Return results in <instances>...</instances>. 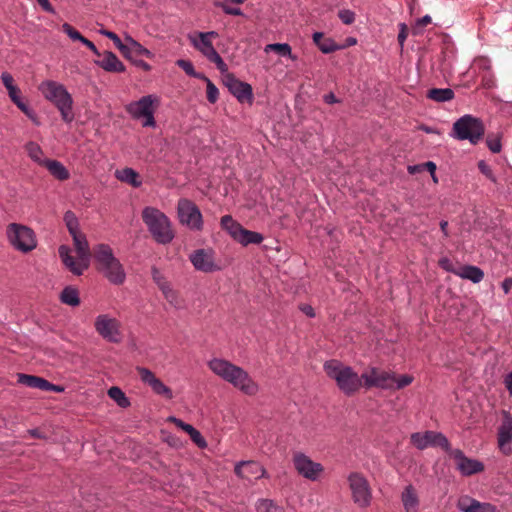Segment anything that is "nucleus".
I'll return each mask as SVG.
<instances>
[{
    "mask_svg": "<svg viewBox=\"0 0 512 512\" xmlns=\"http://www.w3.org/2000/svg\"><path fill=\"white\" fill-rule=\"evenodd\" d=\"M484 131V125L480 119L466 114L454 122L450 136L460 141L468 140L476 145L483 138Z\"/></svg>",
    "mask_w": 512,
    "mask_h": 512,
    "instance_id": "obj_7",
    "label": "nucleus"
},
{
    "mask_svg": "<svg viewBox=\"0 0 512 512\" xmlns=\"http://www.w3.org/2000/svg\"><path fill=\"white\" fill-rule=\"evenodd\" d=\"M95 64L107 72L121 73L125 71V65L111 51L102 53V58L95 60Z\"/></svg>",
    "mask_w": 512,
    "mask_h": 512,
    "instance_id": "obj_25",
    "label": "nucleus"
},
{
    "mask_svg": "<svg viewBox=\"0 0 512 512\" xmlns=\"http://www.w3.org/2000/svg\"><path fill=\"white\" fill-rule=\"evenodd\" d=\"M218 37L216 31L195 32L189 34L188 39L191 45L199 51L208 61L214 63L220 72H226L227 64L216 51L212 44V39Z\"/></svg>",
    "mask_w": 512,
    "mask_h": 512,
    "instance_id": "obj_6",
    "label": "nucleus"
},
{
    "mask_svg": "<svg viewBox=\"0 0 512 512\" xmlns=\"http://www.w3.org/2000/svg\"><path fill=\"white\" fill-rule=\"evenodd\" d=\"M189 436L191 438V440L197 444L199 447L203 448V447H206L207 443L205 441V439L203 438V436L201 435V433L196 429L194 428L190 433H189Z\"/></svg>",
    "mask_w": 512,
    "mask_h": 512,
    "instance_id": "obj_51",
    "label": "nucleus"
},
{
    "mask_svg": "<svg viewBox=\"0 0 512 512\" xmlns=\"http://www.w3.org/2000/svg\"><path fill=\"white\" fill-rule=\"evenodd\" d=\"M50 387V382L42 377H39L38 378V381H37V384H36V388L35 389H39V390H42V391H48Z\"/></svg>",
    "mask_w": 512,
    "mask_h": 512,
    "instance_id": "obj_60",
    "label": "nucleus"
},
{
    "mask_svg": "<svg viewBox=\"0 0 512 512\" xmlns=\"http://www.w3.org/2000/svg\"><path fill=\"white\" fill-rule=\"evenodd\" d=\"M72 238L78 258H80V260L89 262L90 252L86 236L80 232L75 235H72Z\"/></svg>",
    "mask_w": 512,
    "mask_h": 512,
    "instance_id": "obj_30",
    "label": "nucleus"
},
{
    "mask_svg": "<svg viewBox=\"0 0 512 512\" xmlns=\"http://www.w3.org/2000/svg\"><path fill=\"white\" fill-rule=\"evenodd\" d=\"M512 442V417L505 414L502 424L498 429V446L505 455H510L512 452L509 444Z\"/></svg>",
    "mask_w": 512,
    "mask_h": 512,
    "instance_id": "obj_23",
    "label": "nucleus"
},
{
    "mask_svg": "<svg viewBox=\"0 0 512 512\" xmlns=\"http://www.w3.org/2000/svg\"><path fill=\"white\" fill-rule=\"evenodd\" d=\"M300 310L310 318L315 317V312L312 306L304 304L300 307Z\"/></svg>",
    "mask_w": 512,
    "mask_h": 512,
    "instance_id": "obj_63",
    "label": "nucleus"
},
{
    "mask_svg": "<svg viewBox=\"0 0 512 512\" xmlns=\"http://www.w3.org/2000/svg\"><path fill=\"white\" fill-rule=\"evenodd\" d=\"M214 5L216 7H219L223 10V12L227 15H233V16H242L243 12L238 7H231L223 2H214Z\"/></svg>",
    "mask_w": 512,
    "mask_h": 512,
    "instance_id": "obj_46",
    "label": "nucleus"
},
{
    "mask_svg": "<svg viewBox=\"0 0 512 512\" xmlns=\"http://www.w3.org/2000/svg\"><path fill=\"white\" fill-rule=\"evenodd\" d=\"M189 259L198 271L210 273L220 269L214 261V252L211 249H198L190 254Z\"/></svg>",
    "mask_w": 512,
    "mask_h": 512,
    "instance_id": "obj_19",
    "label": "nucleus"
},
{
    "mask_svg": "<svg viewBox=\"0 0 512 512\" xmlns=\"http://www.w3.org/2000/svg\"><path fill=\"white\" fill-rule=\"evenodd\" d=\"M38 89L46 100L56 106L64 122L71 123L74 120L73 99L63 84L46 80L39 85Z\"/></svg>",
    "mask_w": 512,
    "mask_h": 512,
    "instance_id": "obj_4",
    "label": "nucleus"
},
{
    "mask_svg": "<svg viewBox=\"0 0 512 512\" xmlns=\"http://www.w3.org/2000/svg\"><path fill=\"white\" fill-rule=\"evenodd\" d=\"M60 301L71 307H76L80 304L79 291L74 286H66L60 293Z\"/></svg>",
    "mask_w": 512,
    "mask_h": 512,
    "instance_id": "obj_32",
    "label": "nucleus"
},
{
    "mask_svg": "<svg viewBox=\"0 0 512 512\" xmlns=\"http://www.w3.org/2000/svg\"><path fill=\"white\" fill-rule=\"evenodd\" d=\"M257 512H283L282 508L275 505L273 501L268 499H261L256 504Z\"/></svg>",
    "mask_w": 512,
    "mask_h": 512,
    "instance_id": "obj_40",
    "label": "nucleus"
},
{
    "mask_svg": "<svg viewBox=\"0 0 512 512\" xmlns=\"http://www.w3.org/2000/svg\"><path fill=\"white\" fill-rule=\"evenodd\" d=\"M399 26H400V31L398 33V42L401 46H403L404 42L406 41V38H407V28L404 23H401Z\"/></svg>",
    "mask_w": 512,
    "mask_h": 512,
    "instance_id": "obj_58",
    "label": "nucleus"
},
{
    "mask_svg": "<svg viewBox=\"0 0 512 512\" xmlns=\"http://www.w3.org/2000/svg\"><path fill=\"white\" fill-rule=\"evenodd\" d=\"M120 52L123 54V56L127 59H130L131 58V54L133 53L132 51V47L130 44H128L127 42L123 43L121 42L120 43V47H117Z\"/></svg>",
    "mask_w": 512,
    "mask_h": 512,
    "instance_id": "obj_56",
    "label": "nucleus"
},
{
    "mask_svg": "<svg viewBox=\"0 0 512 512\" xmlns=\"http://www.w3.org/2000/svg\"><path fill=\"white\" fill-rule=\"evenodd\" d=\"M38 378L34 375L18 374V382L30 388H36Z\"/></svg>",
    "mask_w": 512,
    "mask_h": 512,
    "instance_id": "obj_48",
    "label": "nucleus"
},
{
    "mask_svg": "<svg viewBox=\"0 0 512 512\" xmlns=\"http://www.w3.org/2000/svg\"><path fill=\"white\" fill-rule=\"evenodd\" d=\"M293 464L296 471L310 481H317L323 472L322 464L314 462L310 457L301 452L294 454Z\"/></svg>",
    "mask_w": 512,
    "mask_h": 512,
    "instance_id": "obj_16",
    "label": "nucleus"
},
{
    "mask_svg": "<svg viewBox=\"0 0 512 512\" xmlns=\"http://www.w3.org/2000/svg\"><path fill=\"white\" fill-rule=\"evenodd\" d=\"M154 112H155V109L150 111L145 116H142V118L144 119L142 125L144 127H152V128L156 127V121H155V118H154Z\"/></svg>",
    "mask_w": 512,
    "mask_h": 512,
    "instance_id": "obj_54",
    "label": "nucleus"
},
{
    "mask_svg": "<svg viewBox=\"0 0 512 512\" xmlns=\"http://www.w3.org/2000/svg\"><path fill=\"white\" fill-rule=\"evenodd\" d=\"M115 177L124 183L131 185L132 187L138 188L142 185L139 174L133 168H123L115 171Z\"/></svg>",
    "mask_w": 512,
    "mask_h": 512,
    "instance_id": "obj_29",
    "label": "nucleus"
},
{
    "mask_svg": "<svg viewBox=\"0 0 512 512\" xmlns=\"http://www.w3.org/2000/svg\"><path fill=\"white\" fill-rule=\"evenodd\" d=\"M236 475L251 480L258 479L265 475V469L261 464L254 461H242L235 466Z\"/></svg>",
    "mask_w": 512,
    "mask_h": 512,
    "instance_id": "obj_24",
    "label": "nucleus"
},
{
    "mask_svg": "<svg viewBox=\"0 0 512 512\" xmlns=\"http://www.w3.org/2000/svg\"><path fill=\"white\" fill-rule=\"evenodd\" d=\"M124 40L125 42L131 45L134 54L144 56L150 59L154 57V54L149 49L145 48L142 44H140L130 35L126 34Z\"/></svg>",
    "mask_w": 512,
    "mask_h": 512,
    "instance_id": "obj_37",
    "label": "nucleus"
},
{
    "mask_svg": "<svg viewBox=\"0 0 512 512\" xmlns=\"http://www.w3.org/2000/svg\"><path fill=\"white\" fill-rule=\"evenodd\" d=\"M18 108L37 126H39L40 120L36 112L30 108L25 102L18 106Z\"/></svg>",
    "mask_w": 512,
    "mask_h": 512,
    "instance_id": "obj_45",
    "label": "nucleus"
},
{
    "mask_svg": "<svg viewBox=\"0 0 512 512\" xmlns=\"http://www.w3.org/2000/svg\"><path fill=\"white\" fill-rule=\"evenodd\" d=\"M209 369L219 378L231 384L242 393L253 396L259 391V385L242 367L223 358H212L207 363Z\"/></svg>",
    "mask_w": 512,
    "mask_h": 512,
    "instance_id": "obj_1",
    "label": "nucleus"
},
{
    "mask_svg": "<svg viewBox=\"0 0 512 512\" xmlns=\"http://www.w3.org/2000/svg\"><path fill=\"white\" fill-rule=\"evenodd\" d=\"M501 287H502L504 293L508 294L512 287V278L509 277V278L504 279V281L501 284Z\"/></svg>",
    "mask_w": 512,
    "mask_h": 512,
    "instance_id": "obj_64",
    "label": "nucleus"
},
{
    "mask_svg": "<svg viewBox=\"0 0 512 512\" xmlns=\"http://www.w3.org/2000/svg\"><path fill=\"white\" fill-rule=\"evenodd\" d=\"M157 101L156 96L146 95L126 105V111L133 119L139 120L142 119V116L155 109L154 103Z\"/></svg>",
    "mask_w": 512,
    "mask_h": 512,
    "instance_id": "obj_21",
    "label": "nucleus"
},
{
    "mask_svg": "<svg viewBox=\"0 0 512 512\" xmlns=\"http://www.w3.org/2000/svg\"><path fill=\"white\" fill-rule=\"evenodd\" d=\"M58 253L65 267L74 275L80 276L88 268V261L80 260V258L74 259L70 247L61 245L58 248Z\"/></svg>",
    "mask_w": 512,
    "mask_h": 512,
    "instance_id": "obj_22",
    "label": "nucleus"
},
{
    "mask_svg": "<svg viewBox=\"0 0 512 512\" xmlns=\"http://www.w3.org/2000/svg\"><path fill=\"white\" fill-rule=\"evenodd\" d=\"M142 219L153 239L162 245L169 244L175 237L170 219L155 207H145Z\"/></svg>",
    "mask_w": 512,
    "mask_h": 512,
    "instance_id": "obj_5",
    "label": "nucleus"
},
{
    "mask_svg": "<svg viewBox=\"0 0 512 512\" xmlns=\"http://www.w3.org/2000/svg\"><path fill=\"white\" fill-rule=\"evenodd\" d=\"M25 150L28 156L38 165L43 166L44 162L48 159L44 157V152L39 144L30 141L25 145Z\"/></svg>",
    "mask_w": 512,
    "mask_h": 512,
    "instance_id": "obj_33",
    "label": "nucleus"
},
{
    "mask_svg": "<svg viewBox=\"0 0 512 512\" xmlns=\"http://www.w3.org/2000/svg\"><path fill=\"white\" fill-rule=\"evenodd\" d=\"M312 38L315 45L324 54H329L343 48L336 44L332 38H323L322 32H314Z\"/></svg>",
    "mask_w": 512,
    "mask_h": 512,
    "instance_id": "obj_28",
    "label": "nucleus"
},
{
    "mask_svg": "<svg viewBox=\"0 0 512 512\" xmlns=\"http://www.w3.org/2000/svg\"><path fill=\"white\" fill-rule=\"evenodd\" d=\"M427 97L439 103L447 102L454 98V91L450 88H433L428 91Z\"/></svg>",
    "mask_w": 512,
    "mask_h": 512,
    "instance_id": "obj_34",
    "label": "nucleus"
},
{
    "mask_svg": "<svg viewBox=\"0 0 512 512\" xmlns=\"http://www.w3.org/2000/svg\"><path fill=\"white\" fill-rule=\"evenodd\" d=\"M456 507L460 512H501V510L490 502H481L469 495L459 497Z\"/></svg>",
    "mask_w": 512,
    "mask_h": 512,
    "instance_id": "obj_20",
    "label": "nucleus"
},
{
    "mask_svg": "<svg viewBox=\"0 0 512 512\" xmlns=\"http://www.w3.org/2000/svg\"><path fill=\"white\" fill-rule=\"evenodd\" d=\"M99 32H100L101 35H104L107 38H109L110 40H112L116 47H120V43L122 41H121L120 37L116 33L112 32V31H109V30H105V29H102Z\"/></svg>",
    "mask_w": 512,
    "mask_h": 512,
    "instance_id": "obj_53",
    "label": "nucleus"
},
{
    "mask_svg": "<svg viewBox=\"0 0 512 512\" xmlns=\"http://www.w3.org/2000/svg\"><path fill=\"white\" fill-rule=\"evenodd\" d=\"M176 65L178 67H180L181 69H183L185 71V73L189 76L199 78V79L205 78V76L203 74L197 73L195 71L193 64L188 60L179 59L176 61Z\"/></svg>",
    "mask_w": 512,
    "mask_h": 512,
    "instance_id": "obj_41",
    "label": "nucleus"
},
{
    "mask_svg": "<svg viewBox=\"0 0 512 512\" xmlns=\"http://www.w3.org/2000/svg\"><path fill=\"white\" fill-rule=\"evenodd\" d=\"M338 16L340 20L346 25H350L355 21V13L350 9L340 10Z\"/></svg>",
    "mask_w": 512,
    "mask_h": 512,
    "instance_id": "obj_49",
    "label": "nucleus"
},
{
    "mask_svg": "<svg viewBox=\"0 0 512 512\" xmlns=\"http://www.w3.org/2000/svg\"><path fill=\"white\" fill-rule=\"evenodd\" d=\"M108 396L116 402V404L121 408H127L131 405L129 398L125 395V393L117 386H112L108 389Z\"/></svg>",
    "mask_w": 512,
    "mask_h": 512,
    "instance_id": "obj_36",
    "label": "nucleus"
},
{
    "mask_svg": "<svg viewBox=\"0 0 512 512\" xmlns=\"http://www.w3.org/2000/svg\"><path fill=\"white\" fill-rule=\"evenodd\" d=\"M203 80L206 81V84H207V89H206V93H207V100L211 103V104H214L217 102L218 98H219V90L218 88L214 85V83L205 76V78H202Z\"/></svg>",
    "mask_w": 512,
    "mask_h": 512,
    "instance_id": "obj_42",
    "label": "nucleus"
},
{
    "mask_svg": "<svg viewBox=\"0 0 512 512\" xmlns=\"http://www.w3.org/2000/svg\"><path fill=\"white\" fill-rule=\"evenodd\" d=\"M171 420L178 426L180 427L182 430H184L185 432H187L188 434L194 429V427L190 424H187L185 422H183L182 420L180 419H177L175 417H172Z\"/></svg>",
    "mask_w": 512,
    "mask_h": 512,
    "instance_id": "obj_57",
    "label": "nucleus"
},
{
    "mask_svg": "<svg viewBox=\"0 0 512 512\" xmlns=\"http://www.w3.org/2000/svg\"><path fill=\"white\" fill-rule=\"evenodd\" d=\"M324 371L335 381L338 389L346 396H352L362 388L361 375L339 360L331 359L324 363Z\"/></svg>",
    "mask_w": 512,
    "mask_h": 512,
    "instance_id": "obj_2",
    "label": "nucleus"
},
{
    "mask_svg": "<svg viewBox=\"0 0 512 512\" xmlns=\"http://www.w3.org/2000/svg\"><path fill=\"white\" fill-rule=\"evenodd\" d=\"M353 502L359 508H367L372 502V489L366 477L352 472L347 478Z\"/></svg>",
    "mask_w": 512,
    "mask_h": 512,
    "instance_id": "obj_12",
    "label": "nucleus"
},
{
    "mask_svg": "<svg viewBox=\"0 0 512 512\" xmlns=\"http://www.w3.org/2000/svg\"><path fill=\"white\" fill-rule=\"evenodd\" d=\"M62 30L64 33H66L68 35V37L73 40V41H79V42H82V40L84 39V36L81 35V33L79 31H77L76 29H74L70 24L68 23H64L62 25Z\"/></svg>",
    "mask_w": 512,
    "mask_h": 512,
    "instance_id": "obj_44",
    "label": "nucleus"
},
{
    "mask_svg": "<svg viewBox=\"0 0 512 512\" xmlns=\"http://www.w3.org/2000/svg\"><path fill=\"white\" fill-rule=\"evenodd\" d=\"M151 274L153 281L156 283L162 294L172 288L171 283L161 274L157 268H152Z\"/></svg>",
    "mask_w": 512,
    "mask_h": 512,
    "instance_id": "obj_38",
    "label": "nucleus"
},
{
    "mask_svg": "<svg viewBox=\"0 0 512 512\" xmlns=\"http://www.w3.org/2000/svg\"><path fill=\"white\" fill-rule=\"evenodd\" d=\"M6 236L12 247L22 253H29L37 247L36 234L26 225L10 223L6 228Z\"/></svg>",
    "mask_w": 512,
    "mask_h": 512,
    "instance_id": "obj_8",
    "label": "nucleus"
},
{
    "mask_svg": "<svg viewBox=\"0 0 512 512\" xmlns=\"http://www.w3.org/2000/svg\"><path fill=\"white\" fill-rule=\"evenodd\" d=\"M362 387L366 390L378 388L381 390H393L395 373L380 369L375 366L368 367L362 374Z\"/></svg>",
    "mask_w": 512,
    "mask_h": 512,
    "instance_id": "obj_13",
    "label": "nucleus"
},
{
    "mask_svg": "<svg viewBox=\"0 0 512 512\" xmlns=\"http://www.w3.org/2000/svg\"><path fill=\"white\" fill-rule=\"evenodd\" d=\"M504 384H505L506 389L509 392V395L512 397V372H509L508 374H506V376L504 378Z\"/></svg>",
    "mask_w": 512,
    "mask_h": 512,
    "instance_id": "obj_62",
    "label": "nucleus"
},
{
    "mask_svg": "<svg viewBox=\"0 0 512 512\" xmlns=\"http://www.w3.org/2000/svg\"><path fill=\"white\" fill-rule=\"evenodd\" d=\"M414 378L411 375L403 374L400 376H397L395 374V380H394V389H403L404 387L410 385L413 382Z\"/></svg>",
    "mask_w": 512,
    "mask_h": 512,
    "instance_id": "obj_43",
    "label": "nucleus"
},
{
    "mask_svg": "<svg viewBox=\"0 0 512 512\" xmlns=\"http://www.w3.org/2000/svg\"><path fill=\"white\" fill-rule=\"evenodd\" d=\"M410 441L418 450H424L428 447H440L445 452H448L451 447L443 433L432 430L412 433Z\"/></svg>",
    "mask_w": 512,
    "mask_h": 512,
    "instance_id": "obj_15",
    "label": "nucleus"
},
{
    "mask_svg": "<svg viewBox=\"0 0 512 512\" xmlns=\"http://www.w3.org/2000/svg\"><path fill=\"white\" fill-rule=\"evenodd\" d=\"M64 220L71 236L80 233L79 222L73 212L67 211L65 213Z\"/></svg>",
    "mask_w": 512,
    "mask_h": 512,
    "instance_id": "obj_39",
    "label": "nucleus"
},
{
    "mask_svg": "<svg viewBox=\"0 0 512 512\" xmlns=\"http://www.w3.org/2000/svg\"><path fill=\"white\" fill-rule=\"evenodd\" d=\"M454 274L462 279L470 280L475 284L481 282L484 278L483 270L473 265H464L457 268V270L454 271Z\"/></svg>",
    "mask_w": 512,
    "mask_h": 512,
    "instance_id": "obj_26",
    "label": "nucleus"
},
{
    "mask_svg": "<svg viewBox=\"0 0 512 512\" xmlns=\"http://www.w3.org/2000/svg\"><path fill=\"white\" fill-rule=\"evenodd\" d=\"M94 329L105 341L119 344L124 338L121 321L109 313H101L94 320Z\"/></svg>",
    "mask_w": 512,
    "mask_h": 512,
    "instance_id": "obj_9",
    "label": "nucleus"
},
{
    "mask_svg": "<svg viewBox=\"0 0 512 512\" xmlns=\"http://www.w3.org/2000/svg\"><path fill=\"white\" fill-rule=\"evenodd\" d=\"M137 372L141 381L148 385L155 394L168 400L173 398L172 390L157 378L151 370L145 367H137Z\"/></svg>",
    "mask_w": 512,
    "mask_h": 512,
    "instance_id": "obj_18",
    "label": "nucleus"
},
{
    "mask_svg": "<svg viewBox=\"0 0 512 512\" xmlns=\"http://www.w3.org/2000/svg\"><path fill=\"white\" fill-rule=\"evenodd\" d=\"M43 166L60 181L67 180L70 176L69 171L60 161L48 159L44 162Z\"/></svg>",
    "mask_w": 512,
    "mask_h": 512,
    "instance_id": "obj_31",
    "label": "nucleus"
},
{
    "mask_svg": "<svg viewBox=\"0 0 512 512\" xmlns=\"http://www.w3.org/2000/svg\"><path fill=\"white\" fill-rule=\"evenodd\" d=\"M439 264H440V266H441L444 270H446V271H448V272H451V273H453V274H454V271H455V270H457L456 268H453L452 263L450 262V260H449L448 258H443V259H441V260L439 261Z\"/></svg>",
    "mask_w": 512,
    "mask_h": 512,
    "instance_id": "obj_59",
    "label": "nucleus"
},
{
    "mask_svg": "<svg viewBox=\"0 0 512 512\" xmlns=\"http://www.w3.org/2000/svg\"><path fill=\"white\" fill-rule=\"evenodd\" d=\"M177 215L180 224L191 231H202L203 216L197 205L189 199L181 198L177 204Z\"/></svg>",
    "mask_w": 512,
    "mask_h": 512,
    "instance_id": "obj_11",
    "label": "nucleus"
},
{
    "mask_svg": "<svg viewBox=\"0 0 512 512\" xmlns=\"http://www.w3.org/2000/svg\"><path fill=\"white\" fill-rule=\"evenodd\" d=\"M424 164V170H427L430 172V174L432 175L434 181H437L436 180V177H435V171H436V164L432 161H428L426 163H423Z\"/></svg>",
    "mask_w": 512,
    "mask_h": 512,
    "instance_id": "obj_61",
    "label": "nucleus"
},
{
    "mask_svg": "<svg viewBox=\"0 0 512 512\" xmlns=\"http://www.w3.org/2000/svg\"><path fill=\"white\" fill-rule=\"evenodd\" d=\"M456 462V468L462 476H471L484 471V464L477 460L468 458L460 449H452L447 452Z\"/></svg>",
    "mask_w": 512,
    "mask_h": 512,
    "instance_id": "obj_17",
    "label": "nucleus"
},
{
    "mask_svg": "<svg viewBox=\"0 0 512 512\" xmlns=\"http://www.w3.org/2000/svg\"><path fill=\"white\" fill-rule=\"evenodd\" d=\"M7 91L11 101L17 107L24 102L20 96V89L16 85L12 86L10 89H7Z\"/></svg>",
    "mask_w": 512,
    "mask_h": 512,
    "instance_id": "obj_50",
    "label": "nucleus"
},
{
    "mask_svg": "<svg viewBox=\"0 0 512 512\" xmlns=\"http://www.w3.org/2000/svg\"><path fill=\"white\" fill-rule=\"evenodd\" d=\"M221 227L235 240L243 246L250 244H260L263 241V235L259 232L245 229L240 223L235 221L232 216L224 215L221 218Z\"/></svg>",
    "mask_w": 512,
    "mask_h": 512,
    "instance_id": "obj_10",
    "label": "nucleus"
},
{
    "mask_svg": "<svg viewBox=\"0 0 512 512\" xmlns=\"http://www.w3.org/2000/svg\"><path fill=\"white\" fill-rule=\"evenodd\" d=\"M93 256L98 270L114 285H121L126 279L123 265L114 256L112 248L107 244H98L93 249Z\"/></svg>",
    "mask_w": 512,
    "mask_h": 512,
    "instance_id": "obj_3",
    "label": "nucleus"
},
{
    "mask_svg": "<svg viewBox=\"0 0 512 512\" xmlns=\"http://www.w3.org/2000/svg\"><path fill=\"white\" fill-rule=\"evenodd\" d=\"M486 142H487V146L491 152L499 153L501 151L502 145H501L500 139L488 138Z\"/></svg>",
    "mask_w": 512,
    "mask_h": 512,
    "instance_id": "obj_52",
    "label": "nucleus"
},
{
    "mask_svg": "<svg viewBox=\"0 0 512 512\" xmlns=\"http://www.w3.org/2000/svg\"><path fill=\"white\" fill-rule=\"evenodd\" d=\"M401 500L406 512H418L419 499L412 485L405 487L401 495Z\"/></svg>",
    "mask_w": 512,
    "mask_h": 512,
    "instance_id": "obj_27",
    "label": "nucleus"
},
{
    "mask_svg": "<svg viewBox=\"0 0 512 512\" xmlns=\"http://www.w3.org/2000/svg\"><path fill=\"white\" fill-rule=\"evenodd\" d=\"M222 74V81L228 91L237 99L241 104L248 103L251 105L254 101V94L252 86L244 81L238 79L228 69Z\"/></svg>",
    "mask_w": 512,
    "mask_h": 512,
    "instance_id": "obj_14",
    "label": "nucleus"
},
{
    "mask_svg": "<svg viewBox=\"0 0 512 512\" xmlns=\"http://www.w3.org/2000/svg\"><path fill=\"white\" fill-rule=\"evenodd\" d=\"M478 169L483 175H485L486 178H488L492 182H496L495 174L493 173L492 168L487 164L486 161L480 160L478 162Z\"/></svg>",
    "mask_w": 512,
    "mask_h": 512,
    "instance_id": "obj_47",
    "label": "nucleus"
},
{
    "mask_svg": "<svg viewBox=\"0 0 512 512\" xmlns=\"http://www.w3.org/2000/svg\"><path fill=\"white\" fill-rule=\"evenodd\" d=\"M1 80L6 89H10L12 86L15 85L12 75L8 72H3L1 74Z\"/></svg>",
    "mask_w": 512,
    "mask_h": 512,
    "instance_id": "obj_55",
    "label": "nucleus"
},
{
    "mask_svg": "<svg viewBox=\"0 0 512 512\" xmlns=\"http://www.w3.org/2000/svg\"><path fill=\"white\" fill-rule=\"evenodd\" d=\"M264 51L266 53H269L270 51H275L282 57H288L291 60H296L297 57L292 54L291 46L288 43H272L267 44L264 48Z\"/></svg>",
    "mask_w": 512,
    "mask_h": 512,
    "instance_id": "obj_35",
    "label": "nucleus"
}]
</instances>
